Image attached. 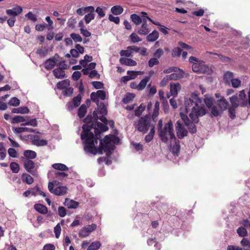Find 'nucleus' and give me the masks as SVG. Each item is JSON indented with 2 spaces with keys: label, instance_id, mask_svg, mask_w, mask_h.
Returning <instances> with one entry per match:
<instances>
[{
  "label": "nucleus",
  "instance_id": "obj_24",
  "mask_svg": "<svg viewBox=\"0 0 250 250\" xmlns=\"http://www.w3.org/2000/svg\"><path fill=\"white\" fill-rule=\"evenodd\" d=\"M23 155L26 158L25 159L32 160L36 157L37 154L36 152L33 150H26L24 151Z\"/></svg>",
  "mask_w": 250,
  "mask_h": 250
},
{
  "label": "nucleus",
  "instance_id": "obj_15",
  "mask_svg": "<svg viewBox=\"0 0 250 250\" xmlns=\"http://www.w3.org/2000/svg\"><path fill=\"white\" fill-rule=\"evenodd\" d=\"M120 62L123 65L134 66L137 65V62L134 60L127 58H121L120 59Z\"/></svg>",
  "mask_w": 250,
  "mask_h": 250
},
{
  "label": "nucleus",
  "instance_id": "obj_1",
  "mask_svg": "<svg viewBox=\"0 0 250 250\" xmlns=\"http://www.w3.org/2000/svg\"><path fill=\"white\" fill-rule=\"evenodd\" d=\"M185 108L180 112V116L189 131L194 133L196 131L195 124L199 121V117L207 113L202 100L196 94H191L185 100Z\"/></svg>",
  "mask_w": 250,
  "mask_h": 250
},
{
  "label": "nucleus",
  "instance_id": "obj_14",
  "mask_svg": "<svg viewBox=\"0 0 250 250\" xmlns=\"http://www.w3.org/2000/svg\"><path fill=\"white\" fill-rule=\"evenodd\" d=\"M94 7L92 6H89L78 9L76 11V13L79 15L83 16L86 13L94 12Z\"/></svg>",
  "mask_w": 250,
  "mask_h": 250
},
{
  "label": "nucleus",
  "instance_id": "obj_4",
  "mask_svg": "<svg viewBox=\"0 0 250 250\" xmlns=\"http://www.w3.org/2000/svg\"><path fill=\"white\" fill-rule=\"evenodd\" d=\"M159 136L162 142L166 143L169 139L172 141H175L176 137L174 133L173 125L172 122L169 121L165 124L163 129H161L159 132Z\"/></svg>",
  "mask_w": 250,
  "mask_h": 250
},
{
  "label": "nucleus",
  "instance_id": "obj_42",
  "mask_svg": "<svg viewBox=\"0 0 250 250\" xmlns=\"http://www.w3.org/2000/svg\"><path fill=\"white\" fill-rule=\"evenodd\" d=\"M89 13L84 16V20L86 24L89 23L95 18L94 12H88Z\"/></svg>",
  "mask_w": 250,
  "mask_h": 250
},
{
  "label": "nucleus",
  "instance_id": "obj_11",
  "mask_svg": "<svg viewBox=\"0 0 250 250\" xmlns=\"http://www.w3.org/2000/svg\"><path fill=\"white\" fill-rule=\"evenodd\" d=\"M176 130L177 131V135L178 138L182 139L187 136L188 131L186 128L183 126L180 121H177L176 124Z\"/></svg>",
  "mask_w": 250,
  "mask_h": 250
},
{
  "label": "nucleus",
  "instance_id": "obj_56",
  "mask_svg": "<svg viewBox=\"0 0 250 250\" xmlns=\"http://www.w3.org/2000/svg\"><path fill=\"white\" fill-rule=\"evenodd\" d=\"M130 38L132 42L135 43L138 42L142 41L140 37L135 33H132L130 35Z\"/></svg>",
  "mask_w": 250,
  "mask_h": 250
},
{
  "label": "nucleus",
  "instance_id": "obj_2",
  "mask_svg": "<svg viewBox=\"0 0 250 250\" xmlns=\"http://www.w3.org/2000/svg\"><path fill=\"white\" fill-rule=\"evenodd\" d=\"M97 127H94L95 137L94 133L90 131L92 128L87 125L83 126V131L81 134V139L84 142L85 146L84 150L87 152L93 155L97 153V148L95 146L98 144V140L99 139L101 132H104L108 129L106 125L100 122L96 123Z\"/></svg>",
  "mask_w": 250,
  "mask_h": 250
},
{
  "label": "nucleus",
  "instance_id": "obj_35",
  "mask_svg": "<svg viewBox=\"0 0 250 250\" xmlns=\"http://www.w3.org/2000/svg\"><path fill=\"white\" fill-rule=\"evenodd\" d=\"M232 107L236 108L240 105V101L237 95H233L229 98Z\"/></svg>",
  "mask_w": 250,
  "mask_h": 250
},
{
  "label": "nucleus",
  "instance_id": "obj_40",
  "mask_svg": "<svg viewBox=\"0 0 250 250\" xmlns=\"http://www.w3.org/2000/svg\"><path fill=\"white\" fill-rule=\"evenodd\" d=\"M135 97V95L128 93L126 94L123 99V102L125 104H128L131 102Z\"/></svg>",
  "mask_w": 250,
  "mask_h": 250
},
{
  "label": "nucleus",
  "instance_id": "obj_33",
  "mask_svg": "<svg viewBox=\"0 0 250 250\" xmlns=\"http://www.w3.org/2000/svg\"><path fill=\"white\" fill-rule=\"evenodd\" d=\"M143 71H127V74L129 76L130 80L135 79L138 75H143Z\"/></svg>",
  "mask_w": 250,
  "mask_h": 250
},
{
  "label": "nucleus",
  "instance_id": "obj_31",
  "mask_svg": "<svg viewBox=\"0 0 250 250\" xmlns=\"http://www.w3.org/2000/svg\"><path fill=\"white\" fill-rule=\"evenodd\" d=\"M150 80V76H146L143 80H142L139 83H138V86L139 87V90L141 91L143 90L145 87L146 86L148 82Z\"/></svg>",
  "mask_w": 250,
  "mask_h": 250
},
{
  "label": "nucleus",
  "instance_id": "obj_36",
  "mask_svg": "<svg viewBox=\"0 0 250 250\" xmlns=\"http://www.w3.org/2000/svg\"><path fill=\"white\" fill-rule=\"evenodd\" d=\"M21 178L23 182L28 185L32 184L34 182V179L32 177L26 173L23 174Z\"/></svg>",
  "mask_w": 250,
  "mask_h": 250
},
{
  "label": "nucleus",
  "instance_id": "obj_18",
  "mask_svg": "<svg viewBox=\"0 0 250 250\" xmlns=\"http://www.w3.org/2000/svg\"><path fill=\"white\" fill-rule=\"evenodd\" d=\"M170 87V92L171 95L175 97L177 95L178 91L180 90L181 86L178 83H171Z\"/></svg>",
  "mask_w": 250,
  "mask_h": 250
},
{
  "label": "nucleus",
  "instance_id": "obj_46",
  "mask_svg": "<svg viewBox=\"0 0 250 250\" xmlns=\"http://www.w3.org/2000/svg\"><path fill=\"white\" fill-rule=\"evenodd\" d=\"M82 100V96L80 94L78 95L76 97H74L72 101L74 104V107H78L81 104Z\"/></svg>",
  "mask_w": 250,
  "mask_h": 250
},
{
  "label": "nucleus",
  "instance_id": "obj_52",
  "mask_svg": "<svg viewBox=\"0 0 250 250\" xmlns=\"http://www.w3.org/2000/svg\"><path fill=\"white\" fill-rule=\"evenodd\" d=\"M237 232L241 237H245L247 234L246 229L244 227H239L237 229Z\"/></svg>",
  "mask_w": 250,
  "mask_h": 250
},
{
  "label": "nucleus",
  "instance_id": "obj_58",
  "mask_svg": "<svg viewBox=\"0 0 250 250\" xmlns=\"http://www.w3.org/2000/svg\"><path fill=\"white\" fill-rule=\"evenodd\" d=\"M55 236L57 238H58L60 237L61 232V227L60 224H58L54 228V230Z\"/></svg>",
  "mask_w": 250,
  "mask_h": 250
},
{
  "label": "nucleus",
  "instance_id": "obj_60",
  "mask_svg": "<svg viewBox=\"0 0 250 250\" xmlns=\"http://www.w3.org/2000/svg\"><path fill=\"white\" fill-rule=\"evenodd\" d=\"M45 20L48 22V25L47 24V29L48 30L53 29V28H54L53 26V22L51 20L50 17L49 16H47L45 18Z\"/></svg>",
  "mask_w": 250,
  "mask_h": 250
},
{
  "label": "nucleus",
  "instance_id": "obj_43",
  "mask_svg": "<svg viewBox=\"0 0 250 250\" xmlns=\"http://www.w3.org/2000/svg\"><path fill=\"white\" fill-rule=\"evenodd\" d=\"M223 111L220 109H217L215 106H213L211 107V114L214 117H217L221 115L222 114Z\"/></svg>",
  "mask_w": 250,
  "mask_h": 250
},
{
  "label": "nucleus",
  "instance_id": "obj_6",
  "mask_svg": "<svg viewBox=\"0 0 250 250\" xmlns=\"http://www.w3.org/2000/svg\"><path fill=\"white\" fill-rule=\"evenodd\" d=\"M113 145L112 144V135L108 136H105L104 139L100 140V149L97 153L101 154L103 153L102 150L106 152V154L109 157L111 154V151L113 150Z\"/></svg>",
  "mask_w": 250,
  "mask_h": 250
},
{
  "label": "nucleus",
  "instance_id": "obj_27",
  "mask_svg": "<svg viewBox=\"0 0 250 250\" xmlns=\"http://www.w3.org/2000/svg\"><path fill=\"white\" fill-rule=\"evenodd\" d=\"M180 145L179 142H175V144L170 146V151L175 156H178L180 152Z\"/></svg>",
  "mask_w": 250,
  "mask_h": 250
},
{
  "label": "nucleus",
  "instance_id": "obj_21",
  "mask_svg": "<svg viewBox=\"0 0 250 250\" xmlns=\"http://www.w3.org/2000/svg\"><path fill=\"white\" fill-rule=\"evenodd\" d=\"M55 77L57 79H62L65 77V73L64 70L61 68H56L53 71Z\"/></svg>",
  "mask_w": 250,
  "mask_h": 250
},
{
  "label": "nucleus",
  "instance_id": "obj_51",
  "mask_svg": "<svg viewBox=\"0 0 250 250\" xmlns=\"http://www.w3.org/2000/svg\"><path fill=\"white\" fill-rule=\"evenodd\" d=\"M159 63V61L158 59L156 58H152L150 59L148 61V64L150 67H152L155 65L158 64Z\"/></svg>",
  "mask_w": 250,
  "mask_h": 250
},
{
  "label": "nucleus",
  "instance_id": "obj_63",
  "mask_svg": "<svg viewBox=\"0 0 250 250\" xmlns=\"http://www.w3.org/2000/svg\"><path fill=\"white\" fill-rule=\"evenodd\" d=\"M25 17L33 21H37V16L32 12H29L25 15Z\"/></svg>",
  "mask_w": 250,
  "mask_h": 250
},
{
  "label": "nucleus",
  "instance_id": "obj_9",
  "mask_svg": "<svg viewBox=\"0 0 250 250\" xmlns=\"http://www.w3.org/2000/svg\"><path fill=\"white\" fill-rule=\"evenodd\" d=\"M96 229V225L93 224L85 226L79 232V235L80 237H86L88 236L90 233Z\"/></svg>",
  "mask_w": 250,
  "mask_h": 250
},
{
  "label": "nucleus",
  "instance_id": "obj_49",
  "mask_svg": "<svg viewBox=\"0 0 250 250\" xmlns=\"http://www.w3.org/2000/svg\"><path fill=\"white\" fill-rule=\"evenodd\" d=\"M204 103L208 108H210L212 107L213 98L211 97H206L204 99Z\"/></svg>",
  "mask_w": 250,
  "mask_h": 250
},
{
  "label": "nucleus",
  "instance_id": "obj_64",
  "mask_svg": "<svg viewBox=\"0 0 250 250\" xmlns=\"http://www.w3.org/2000/svg\"><path fill=\"white\" fill-rule=\"evenodd\" d=\"M241 245L244 247H248V249H250V241L246 238H243L240 242Z\"/></svg>",
  "mask_w": 250,
  "mask_h": 250
},
{
  "label": "nucleus",
  "instance_id": "obj_55",
  "mask_svg": "<svg viewBox=\"0 0 250 250\" xmlns=\"http://www.w3.org/2000/svg\"><path fill=\"white\" fill-rule=\"evenodd\" d=\"M22 125H31L32 126H37V122L36 118L32 119L29 121H26L25 123L21 124Z\"/></svg>",
  "mask_w": 250,
  "mask_h": 250
},
{
  "label": "nucleus",
  "instance_id": "obj_19",
  "mask_svg": "<svg viewBox=\"0 0 250 250\" xmlns=\"http://www.w3.org/2000/svg\"><path fill=\"white\" fill-rule=\"evenodd\" d=\"M217 104L222 111L227 109L229 105V103L223 97L217 101Z\"/></svg>",
  "mask_w": 250,
  "mask_h": 250
},
{
  "label": "nucleus",
  "instance_id": "obj_7",
  "mask_svg": "<svg viewBox=\"0 0 250 250\" xmlns=\"http://www.w3.org/2000/svg\"><path fill=\"white\" fill-rule=\"evenodd\" d=\"M97 109L93 112V117L95 120L99 119L105 124H107V120L105 116L107 114V109L103 103L98 104Z\"/></svg>",
  "mask_w": 250,
  "mask_h": 250
},
{
  "label": "nucleus",
  "instance_id": "obj_45",
  "mask_svg": "<svg viewBox=\"0 0 250 250\" xmlns=\"http://www.w3.org/2000/svg\"><path fill=\"white\" fill-rule=\"evenodd\" d=\"M10 168L12 171L13 173H17L20 170V166L19 165L15 162H12L10 164Z\"/></svg>",
  "mask_w": 250,
  "mask_h": 250
},
{
  "label": "nucleus",
  "instance_id": "obj_57",
  "mask_svg": "<svg viewBox=\"0 0 250 250\" xmlns=\"http://www.w3.org/2000/svg\"><path fill=\"white\" fill-rule=\"evenodd\" d=\"M20 102L19 99L16 97L12 98L9 101V104L10 105L17 106L20 104Z\"/></svg>",
  "mask_w": 250,
  "mask_h": 250
},
{
  "label": "nucleus",
  "instance_id": "obj_20",
  "mask_svg": "<svg viewBox=\"0 0 250 250\" xmlns=\"http://www.w3.org/2000/svg\"><path fill=\"white\" fill-rule=\"evenodd\" d=\"M13 132L16 134H20L24 132H35L36 130L29 127H14L13 128Z\"/></svg>",
  "mask_w": 250,
  "mask_h": 250
},
{
  "label": "nucleus",
  "instance_id": "obj_12",
  "mask_svg": "<svg viewBox=\"0 0 250 250\" xmlns=\"http://www.w3.org/2000/svg\"><path fill=\"white\" fill-rule=\"evenodd\" d=\"M71 56L74 58H78L80 54L84 53V48L80 44H77L75 49H72L70 52Z\"/></svg>",
  "mask_w": 250,
  "mask_h": 250
},
{
  "label": "nucleus",
  "instance_id": "obj_3",
  "mask_svg": "<svg viewBox=\"0 0 250 250\" xmlns=\"http://www.w3.org/2000/svg\"><path fill=\"white\" fill-rule=\"evenodd\" d=\"M189 62L192 63V69L193 72L199 74H209L211 69L205 62L199 60L197 58L191 56L189 58Z\"/></svg>",
  "mask_w": 250,
  "mask_h": 250
},
{
  "label": "nucleus",
  "instance_id": "obj_16",
  "mask_svg": "<svg viewBox=\"0 0 250 250\" xmlns=\"http://www.w3.org/2000/svg\"><path fill=\"white\" fill-rule=\"evenodd\" d=\"M68 208H76L79 205V203L73 200L66 198L64 203Z\"/></svg>",
  "mask_w": 250,
  "mask_h": 250
},
{
  "label": "nucleus",
  "instance_id": "obj_50",
  "mask_svg": "<svg viewBox=\"0 0 250 250\" xmlns=\"http://www.w3.org/2000/svg\"><path fill=\"white\" fill-rule=\"evenodd\" d=\"M145 108V105L143 104H140L138 108L135 110V115L137 116H139L142 114L143 111H144Z\"/></svg>",
  "mask_w": 250,
  "mask_h": 250
},
{
  "label": "nucleus",
  "instance_id": "obj_10",
  "mask_svg": "<svg viewBox=\"0 0 250 250\" xmlns=\"http://www.w3.org/2000/svg\"><path fill=\"white\" fill-rule=\"evenodd\" d=\"M24 167L27 171L33 175H37L36 170H33L35 167V164L33 161L29 159H25L23 162Z\"/></svg>",
  "mask_w": 250,
  "mask_h": 250
},
{
  "label": "nucleus",
  "instance_id": "obj_47",
  "mask_svg": "<svg viewBox=\"0 0 250 250\" xmlns=\"http://www.w3.org/2000/svg\"><path fill=\"white\" fill-rule=\"evenodd\" d=\"M230 82L232 86L235 88H238L241 84V81L238 79L233 78Z\"/></svg>",
  "mask_w": 250,
  "mask_h": 250
},
{
  "label": "nucleus",
  "instance_id": "obj_26",
  "mask_svg": "<svg viewBox=\"0 0 250 250\" xmlns=\"http://www.w3.org/2000/svg\"><path fill=\"white\" fill-rule=\"evenodd\" d=\"M159 37V33L156 30H154L152 33L148 34L146 37L148 42H153L155 41Z\"/></svg>",
  "mask_w": 250,
  "mask_h": 250
},
{
  "label": "nucleus",
  "instance_id": "obj_5",
  "mask_svg": "<svg viewBox=\"0 0 250 250\" xmlns=\"http://www.w3.org/2000/svg\"><path fill=\"white\" fill-rule=\"evenodd\" d=\"M134 126L139 131L145 133L149 128L151 129V126H155V125L151 123V120L148 117L145 116L135 121Z\"/></svg>",
  "mask_w": 250,
  "mask_h": 250
},
{
  "label": "nucleus",
  "instance_id": "obj_13",
  "mask_svg": "<svg viewBox=\"0 0 250 250\" xmlns=\"http://www.w3.org/2000/svg\"><path fill=\"white\" fill-rule=\"evenodd\" d=\"M22 12V8L20 6H16L11 9H7L6 11V14L9 16H12L13 17H16Z\"/></svg>",
  "mask_w": 250,
  "mask_h": 250
},
{
  "label": "nucleus",
  "instance_id": "obj_44",
  "mask_svg": "<svg viewBox=\"0 0 250 250\" xmlns=\"http://www.w3.org/2000/svg\"><path fill=\"white\" fill-rule=\"evenodd\" d=\"M27 121L26 117L21 116H16L13 118V123H19Z\"/></svg>",
  "mask_w": 250,
  "mask_h": 250
},
{
  "label": "nucleus",
  "instance_id": "obj_29",
  "mask_svg": "<svg viewBox=\"0 0 250 250\" xmlns=\"http://www.w3.org/2000/svg\"><path fill=\"white\" fill-rule=\"evenodd\" d=\"M70 85V81L68 79L64 80L59 82L57 84V87L58 89H65Z\"/></svg>",
  "mask_w": 250,
  "mask_h": 250
},
{
  "label": "nucleus",
  "instance_id": "obj_62",
  "mask_svg": "<svg viewBox=\"0 0 250 250\" xmlns=\"http://www.w3.org/2000/svg\"><path fill=\"white\" fill-rule=\"evenodd\" d=\"M181 53V49L179 47H176L173 49L172 51V56L173 57L180 56Z\"/></svg>",
  "mask_w": 250,
  "mask_h": 250
},
{
  "label": "nucleus",
  "instance_id": "obj_39",
  "mask_svg": "<svg viewBox=\"0 0 250 250\" xmlns=\"http://www.w3.org/2000/svg\"><path fill=\"white\" fill-rule=\"evenodd\" d=\"M130 19L131 21L136 25H139L142 22H143V20H142L140 17L137 14H132L130 16Z\"/></svg>",
  "mask_w": 250,
  "mask_h": 250
},
{
  "label": "nucleus",
  "instance_id": "obj_37",
  "mask_svg": "<svg viewBox=\"0 0 250 250\" xmlns=\"http://www.w3.org/2000/svg\"><path fill=\"white\" fill-rule=\"evenodd\" d=\"M234 78L233 73L230 71H227L224 75V80L226 83H229Z\"/></svg>",
  "mask_w": 250,
  "mask_h": 250
},
{
  "label": "nucleus",
  "instance_id": "obj_38",
  "mask_svg": "<svg viewBox=\"0 0 250 250\" xmlns=\"http://www.w3.org/2000/svg\"><path fill=\"white\" fill-rule=\"evenodd\" d=\"M87 107L83 104H82L78 110V115L80 118L84 117L86 113Z\"/></svg>",
  "mask_w": 250,
  "mask_h": 250
},
{
  "label": "nucleus",
  "instance_id": "obj_28",
  "mask_svg": "<svg viewBox=\"0 0 250 250\" xmlns=\"http://www.w3.org/2000/svg\"><path fill=\"white\" fill-rule=\"evenodd\" d=\"M12 112L14 113L27 114L29 112V110L27 107L23 106L14 108Z\"/></svg>",
  "mask_w": 250,
  "mask_h": 250
},
{
  "label": "nucleus",
  "instance_id": "obj_48",
  "mask_svg": "<svg viewBox=\"0 0 250 250\" xmlns=\"http://www.w3.org/2000/svg\"><path fill=\"white\" fill-rule=\"evenodd\" d=\"M67 176L68 174L64 172H56L55 173V177L59 180H62Z\"/></svg>",
  "mask_w": 250,
  "mask_h": 250
},
{
  "label": "nucleus",
  "instance_id": "obj_53",
  "mask_svg": "<svg viewBox=\"0 0 250 250\" xmlns=\"http://www.w3.org/2000/svg\"><path fill=\"white\" fill-rule=\"evenodd\" d=\"M71 38L75 42H81L83 40L81 36L78 34L72 33L70 35Z\"/></svg>",
  "mask_w": 250,
  "mask_h": 250
},
{
  "label": "nucleus",
  "instance_id": "obj_23",
  "mask_svg": "<svg viewBox=\"0 0 250 250\" xmlns=\"http://www.w3.org/2000/svg\"><path fill=\"white\" fill-rule=\"evenodd\" d=\"M67 192V188L64 186L57 187L53 191V194L56 195H63Z\"/></svg>",
  "mask_w": 250,
  "mask_h": 250
},
{
  "label": "nucleus",
  "instance_id": "obj_41",
  "mask_svg": "<svg viewBox=\"0 0 250 250\" xmlns=\"http://www.w3.org/2000/svg\"><path fill=\"white\" fill-rule=\"evenodd\" d=\"M101 246V244L100 242L95 241L89 245L87 250H98Z\"/></svg>",
  "mask_w": 250,
  "mask_h": 250
},
{
  "label": "nucleus",
  "instance_id": "obj_34",
  "mask_svg": "<svg viewBox=\"0 0 250 250\" xmlns=\"http://www.w3.org/2000/svg\"><path fill=\"white\" fill-rule=\"evenodd\" d=\"M148 134L146 136L145 140L146 143L150 142L153 138L155 134V126H151Z\"/></svg>",
  "mask_w": 250,
  "mask_h": 250
},
{
  "label": "nucleus",
  "instance_id": "obj_59",
  "mask_svg": "<svg viewBox=\"0 0 250 250\" xmlns=\"http://www.w3.org/2000/svg\"><path fill=\"white\" fill-rule=\"evenodd\" d=\"M8 153L9 156L12 158H17L18 157L17 151L13 148H9Z\"/></svg>",
  "mask_w": 250,
  "mask_h": 250
},
{
  "label": "nucleus",
  "instance_id": "obj_8",
  "mask_svg": "<svg viewBox=\"0 0 250 250\" xmlns=\"http://www.w3.org/2000/svg\"><path fill=\"white\" fill-rule=\"evenodd\" d=\"M28 139L31 141L32 144L36 146H45L48 144L46 140L40 139V137L37 135L29 134L28 135Z\"/></svg>",
  "mask_w": 250,
  "mask_h": 250
},
{
  "label": "nucleus",
  "instance_id": "obj_61",
  "mask_svg": "<svg viewBox=\"0 0 250 250\" xmlns=\"http://www.w3.org/2000/svg\"><path fill=\"white\" fill-rule=\"evenodd\" d=\"M168 80H176L179 78H180L183 77L182 74H177V73H172L168 76H167Z\"/></svg>",
  "mask_w": 250,
  "mask_h": 250
},
{
  "label": "nucleus",
  "instance_id": "obj_30",
  "mask_svg": "<svg viewBox=\"0 0 250 250\" xmlns=\"http://www.w3.org/2000/svg\"><path fill=\"white\" fill-rule=\"evenodd\" d=\"M124 11L123 8L120 5H115L111 8V13L115 15L121 14Z\"/></svg>",
  "mask_w": 250,
  "mask_h": 250
},
{
  "label": "nucleus",
  "instance_id": "obj_32",
  "mask_svg": "<svg viewBox=\"0 0 250 250\" xmlns=\"http://www.w3.org/2000/svg\"><path fill=\"white\" fill-rule=\"evenodd\" d=\"M52 167L55 169L61 171H67L68 167L64 164L62 163H55L52 165Z\"/></svg>",
  "mask_w": 250,
  "mask_h": 250
},
{
  "label": "nucleus",
  "instance_id": "obj_25",
  "mask_svg": "<svg viewBox=\"0 0 250 250\" xmlns=\"http://www.w3.org/2000/svg\"><path fill=\"white\" fill-rule=\"evenodd\" d=\"M45 68L47 70L52 69L56 65V62L55 59H49L45 62Z\"/></svg>",
  "mask_w": 250,
  "mask_h": 250
},
{
  "label": "nucleus",
  "instance_id": "obj_22",
  "mask_svg": "<svg viewBox=\"0 0 250 250\" xmlns=\"http://www.w3.org/2000/svg\"><path fill=\"white\" fill-rule=\"evenodd\" d=\"M34 208L37 211L42 214H45L48 212L47 208L41 204H36L34 205Z\"/></svg>",
  "mask_w": 250,
  "mask_h": 250
},
{
  "label": "nucleus",
  "instance_id": "obj_17",
  "mask_svg": "<svg viewBox=\"0 0 250 250\" xmlns=\"http://www.w3.org/2000/svg\"><path fill=\"white\" fill-rule=\"evenodd\" d=\"M142 22L141 28L138 30V33L141 35H146L149 32L146 20H143Z\"/></svg>",
  "mask_w": 250,
  "mask_h": 250
},
{
  "label": "nucleus",
  "instance_id": "obj_54",
  "mask_svg": "<svg viewBox=\"0 0 250 250\" xmlns=\"http://www.w3.org/2000/svg\"><path fill=\"white\" fill-rule=\"evenodd\" d=\"M121 56H125L126 57H129L131 56L132 53L130 49H129V47H127L126 50H121L120 53Z\"/></svg>",
  "mask_w": 250,
  "mask_h": 250
}]
</instances>
